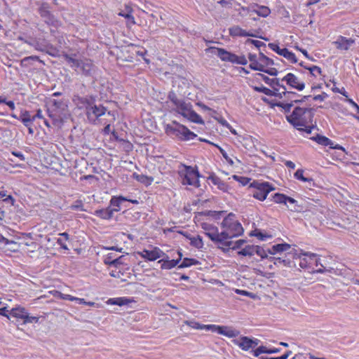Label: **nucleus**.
<instances>
[{
	"label": "nucleus",
	"instance_id": "1",
	"mask_svg": "<svg viewBox=\"0 0 359 359\" xmlns=\"http://www.w3.org/2000/svg\"><path fill=\"white\" fill-rule=\"evenodd\" d=\"M168 100L175 107V111L189 121L198 124H204L202 118L192 109L190 102H187L184 100L178 99L177 95L171 91L168 95Z\"/></svg>",
	"mask_w": 359,
	"mask_h": 359
},
{
	"label": "nucleus",
	"instance_id": "2",
	"mask_svg": "<svg viewBox=\"0 0 359 359\" xmlns=\"http://www.w3.org/2000/svg\"><path fill=\"white\" fill-rule=\"evenodd\" d=\"M222 227L224 229L221 232L223 242H228L226 240L239 236L243 233V228L241 224L236 219L233 213H229L225 217L221 224Z\"/></svg>",
	"mask_w": 359,
	"mask_h": 359
},
{
	"label": "nucleus",
	"instance_id": "3",
	"mask_svg": "<svg viewBox=\"0 0 359 359\" xmlns=\"http://www.w3.org/2000/svg\"><path fill=\"white\" fill-rule=\"evenodd\" d=\"M165 133L168 135H174L182 141H189L197 137L196 134L191 131L185 126L173 121L172 124L167 125Z\"/></svg>",
	"mask_w": 359,
	"mask_h": 359
},
{
	"label": "nucleus",
	"instance_id": "4",
	"mask_svg": "<svg viewBox=\"0 0 359 359\" xmlns=\"http://www.w3.org/2000/svg\"><path fill=\"white\" fill-rule=\"evenodd\" d=\"M306 113L309 114V117L311 120L313 116L312 109L297 107L290 115L286 116V119L295 128H298L299 126H306L308 123L306 117Z\"/></svg>",
	"mask_w": 359,
	"mask_h": 359
},
{
	"label": "nucleus",
	"instance_id": "5",
	"mask_svg": "<svg viewBox=\"0 0 359 359\" xmlns=\"http://www.w3.org/2000/svg\"><path fill=\"white\" fill-rule=\"evenodd\" d=\"M181 167L182 169L179 170V174L182 178V184L198 187L200 186L198 178L201 175L197 168L184 164H182Z\"/></svg>",
	"mask_w": 359,
	"mask_h": 359
},
{
	"label": "nucleus",
	"instance_id": "6",
	"mask_svg": "<svg viewBox=\"0 0 359 359\" xmlns=\"http://www.w3.org/2000/svg\"><path fill=\"white\" fill-rule=\"evenodd\" d=\"M250 187L255 189L252 193L253 197L262 201L266 198L270 191L275 189V187L269 182L259 180H254L250 183Z\"/></svg>",
	"mask_w": 359,
	"mask_h": 359
},
{
	"label": "nucleus",
	"instance_id": "7",
	"mask_svg": "<svg viewBox=\"0 0 359 359\" xmlns=\"http://www.w3.org/2000/svg\"><path fill=\"white\" fill-rule=\"evenodd\" d=\"M106 114L113 116L114 120L115 119L114 114L108 111L105 107L100 104H97L95 103L92 107L89 108L88 111L86 113L88 121L93 124H97L100 118Z\"/></svg>",
	"mask_w": 359,
	"mask_h": 359
},
{
	"label": "nucleus",
	"instance_id": "8",
	"mask_svg": "<svg viewBox=\"0 0 359 359\" xmlns=\"http://www.w3.org/2000/svg\"><path fill=\"white\" fill-rule=\"evenodd\" d=\"M201 227L205 231V234L215 243H220L226 248H230L233 244V242H223L221 233H219L217 226L208 223H202Z\"/></svg>",
	"mask_w": 359,
	"mask_h": 359
},
{
	"label": "nucleus",
	"instance_id": "9",
	"mask_svg": "<svg viewBox=\"0 0 359 359\" xmlns=\"http://www.w3.org/2000/svg\"><path fill=\"white\" fill-rule=\"evenodd\" d=\"M11 316L15 319L12 320L15 324H18L20 320H22V324L38 323L39 318L36 316H30L23 307H16L11 309Z\"/></svg>",
	"mask_w": 359,
	"mask_h": 359
},
{
	"label": "nucleus",
	"instance_id": "10",
	"mask_svg": "<svg viewBox=\"0 0 359 359\" xmlns=\"http://www.w3.org/2000/svg\"><path fill=\"white\" fill-rule=\"evenodd\" d=\"M25 43L34 47L35 50L38 51L46 52L50 55H54V53L49 50L50 48L53 49V46L48 43L45 40H40L29 36L27 39L25 40Z\"/></svg>",
	"mask_w": 359,
	"mask_h": 359
},
{
	"label": "nucleus",
	"instance_id": "11",
	"mask_svg": "<svg viewBox=\"0 0 359 359\" xmlns=\"http://www.w3.org/2000/svg\"><path fill=\"white\" fill-rule=\"evenodd\" d=\"M206 330H211L218 334L228 337H236L239 335L240 332L226 326H219L216 325H204Z\"/></svg>",
	"mask_w": 359,
	"mask_h": 359
},
{
	"label": "nucleus",
	"instance_id": "12",
	"mask_svg": "<svg viewBox=\"0 0 359 359\" xmlns=\"http://www.w3.org/2000/svg\"><path fill=\"white\" fill-rule=\"evenodd\" d=\"M273 199L275 203L287 205V203H290V205H287V208L291 211H297V201L283 194L276 193L273 196Z\"/></svg>",
	"mask_w": 359,
	"mask_h": 359
},
{
	"label": "nucleus",
	"instance_id": "13",
	"mask_svg": "<svg viewBox=\"0 0 359 359\" xmlns=\"http://www.w3.org/2000/svg\"><path fill=\"white\" fill-rule=\"evenodd\" d=\"M50 6L47 3H43L39 8V12L42 18H43L44 22L53 26H56L57 24V21L54 17V15L49 11Z\"/></svg>",
	"mask_w": 359,
	"mask_h": 359
},
{
	"label": "nucleus",
	"instance_id": "14",
	"mask_svg": "<svg viewBox=\"0 0 359 359\" xmlns=\"http://www.w3.org/2000/svg\"><path fill=\"white\" fill-rule=\"evenodd\" d=\"M268 46L273 51H275L277 54L279 55H281L290 61L292 63L297 62V59L295 56V55L290 51L287 48H280L278 44L270 43H269Z\"/></svg>",
	"mask_w": 359,
	"mask_h": 359
},
{
	"label": "nucleus",
	"instance_id": "15",
	"mask_svg": "<svg viewBox=\"0 0 359 359\" xmlns=\"http://www.w3.org/2000/svg\"><path fill=\"white\" fill-rule=\"evenodd\" d=\"M76 68H79L86 76H91L95 72V66L92 60L87 58L80 60L79 65H77Z\"/></svg>",
	"mask_w": 359,
	"mask_h": 359
},
{
	"label": "nucleus",
	"instance_id": "16",
	"mask_svg": "<svg viewBox=\"0 0 359 359\" xmlns=\"http://www.w3.org/2000/svg\"><path fill=\"white\" fill-rule=\"evenodd\" d=\"M294 253L289 252L287 255H285L284 257H270L269 259L270 261H273V264L275 265H283L284 266L292 268L294 267L296 264L293 260L290 259V257L294 258Z\"/></svg>",
	"mask_w": 359,
	"mask_h": 359
},
{
	"label": "nucleus",
	"instance_id": "17",
	"mask_svg": "<svg viewBox=\"0 0 359 359\" xmlns=\"http://www.w3.org/2000/svg\"><path fill=\"white\" fill-rule=\"evenodd\" d=\"M140 256L149 261H155L158 258L164 257L165 254L158 248H154L152 250H143L140 252Z\"/></svg>",
	"mask_w": 359,
	"mask_h": 359
},
{
	"label": "nucleus",
	"instance_id": "18",
	"mask_svg": "<svg viewBox=\"0 0 359 359\" xmlns=\"http://www.w3.org/2000/svg\"><path fill=\"white\" fill-rule=\"evenodd\" d=\"M281 81H285L287 85L290 87L295 88L298 90H302L305 88V84L304 82L300 81L299 79L293 74L288 73L285 76Z\"/></svg>",
	"mask_w": 359,
	"mask_h": 359
},
{
	"label": "nucleus",
	"instance_id": "19",
	"mask_svg": "<svg viewBox=\"0 0 359 359\" xmlns=\"http://www.w3.org/2000/svg\"><path fill=\"white\" fill-rule=\"evenodd\" d=\"M255 75L256 76L262 78L266 84L273 88V91H278V87L285 90V86L280 83L281 80L278 78L270 79L267 76L261 73H257Z\"/></svg>",
	"mask_w": 359,
	"mask_h": 359
},
{
	"label": "nucleus",
	"instance_id": "20",
	"mask_svg": "<svg viewBox=\"0 0 359 359\" xmlns=\"http://www.w3.org/2000/svg\"><path fill=\"white\" fill-rule=\"evenodd\" d=\"M120 208L107 207L104 209L102 208L96 210L94 212V215L102 219L109 220L113 217L114 213L115 212H118Z\"/></svg>",
	"mask_w": 359,
	"mask_h": 359
},
{
	"label": "nucleus",
	"instance_id": "21",
	"mask_svg": "<svg viewBox=\"0 0 359 359\" xmlns=\"http://www.w3.org/2000/svg\"><path fill=\"white\" fill-rule=\"evenodd\" d=\"M177 254L179 255V257L177 259L170 260L168 256L165 255L164 257H165L166 258H163V259L159 260L158 263L162 262L161 269H170L175 267V266H177L178 264V263L180 262V261L181 260L182 257V254L180 252L178 251Z\"/></svg>",
	"mask_w": 359,
	"mask_h": 359
},
{
	"label": "nucleus",
	"instance_id": "22",
	"mask_svg": "<svg viewBox=\"0 0 359 359\" xmlns=\"http://www.w3.org/2000/svg\"><path fill=\"white\" fill-rule=\"evenodd\" d=\"M233 342L243 351H248L252 349L251 338L248 337H241L239 339H233Z\"/></svg>",
	"mask_w": 359,
	"mask_h": 359
},
{
	"label": "nucleus",
	"instance_id": "23",
	"mask_svg": "<svg viewBox=\"0 0 359 359\" xmlns=\"http://www.w3.org/2000/svg\"><path fill=\"white\" fill-rule=\"evenodd\" d=\"M206 50L217 55L222 61L225 62L231 53L224 48L216 47H210Z\"/></svg>",
	"mask_w": 359,
	"mask_h": 359
},
{
	"label": "nucleus",
	"instance_id": "24",
	"mask_svg": "<svg viewBox=\"0 0 359 359\" xmlns=\"http://www.w3.org/2000/svg\"><path fill=\"white\" fill-rule=\"evenodd\" d=\"M248 59L250 62L249 67L255 71H264V65H262V62L259 61L258 62L257 57L255 54L249 53Z\"/></svg>",
	"mask_w": 359,
	"mask_h": 359
},
{
	"label": "nucleus",
	"instance_id": "25",
	"mask_svg": "<svg viewBox=\"0 0 359 359\" xmlns=\"http://www.w3.org/2000/svg\"><path fill=\"white\" fill-rule=\"evenodd\" d=\"M337 45V48L341 50H348L350 46L354 43V40L351 39H346L344 36H340V38L334 42Z\"/></svg>",
	"mask_w": 359,
	"mask_h": 359
},
{
	"label": "nucleus",
	"instance_id": "26",
	"mask_svg": "<svg viewBox=\"0 0 359 359\" xmlns=\"http://www.w3.org/2000/svg\"><path fill=\"white\" fill-rule=\"evenodd\" d=\"M290 245L286 243L273 245L271 248L267 250L268 253L275 255L278 252H282L288 250Z\"/></svg>",
	"mask_w": 359,
	"mask_h": 359
},
{
	"label": "nucleus",
	"instance_id": "27",
	"mask_svg": "<svg viewBox=\"0 0 359 359\" xmlns=\"http://www.w3.org/2000/svg\"><path fill=\"white\" fill-rule=\"evenodd\" d=\"M182 235L185 236L188 239L191 241L190 244L198 248L201 249L203 246V239L202 237L200 236H197V237H191L190 236L187 235V233L180 232Z\"/></svg>",
	"mask_w": 359,
	"mask_h": 359
},
{
	"label": "nucleus",
	"instance_id": "28",
	"mask_svg": "<svg viewBox=\"0 0 359 359\" xmlns=\"http://www.w3.org/2000/svg\"><path fill=\"white\" fill-rule=\"evenodd\" d=\"M19 120L23 123L25 126H30L34 121V117L31 116L30 113L28 111H25L21 113L19 116Z\"/></svg>",
	"mask_w": 359,
	"mask_h": 359
},
{
	"label": "nucleus",
	"instance_id": "29",
	"mask_svg": "<svg viewBox=\"0 0 359 359\" xmlns=\"http://www.w3.org/2000/svg\"><path fill=\"white\" fill-rule=\"evenodd\" d=\"M311 139L323 146H329L330 147H333V142H332V140L326 137L325 136L317 135L316 136L312 137Z\"/></svg>",
	"mask_w": 359,
	"mask_h": 359
},
{
	"label": "nucleus",
	"instance_id": "30",
	"mask_svg": "<svg viewBox=\"0 0 359 359\" xmlns=\"http://www.w3.org/2000/svg\"><path fill=\"white\" fill-rule=\"evenodd\" d=\"M80 102L83 104L85 107L86 113L88 111V109L92 107L95 104V98L93 96H86L80 99Z\"/></svg>",
	"mask_w": 359,
	"mask_h": 359
},
{
	"label": "nucleus",
	"instance_id": "31",
	"mask_svg": "<svg viewBox=\"0 0 359 359\" xmlns=\"http://www.w3.org/2000/svg\"><path fill=\"white\" fill-rule=\"evenodd\" d=\"M128 201V198L122 196H113L109 202V206L111 208H120L121 203L124 201Z\"/></svg>",
	"mask_w": 359,
	"mask_h": 359
},
{
	"label": "nucleus",
	"instance_id": "32",
	"mask_svg": "<svg viewBox=\"0 0 359 359\" xmlns=\"http://www.w3.org/2000/svg\"><path fill=\"white\" fill-rule=\"evenodd\" d=\"M208 180L212 182L215 185L221 190H225L226 189V184L219 177L216 176L215 174H212L209 176Z\"/></svg>",
	"mask_w": 359,
	"mask_h": 359
},
{
	"label": "nucleus",
	"instance_id": "33",
	"mask_svg": "<svg viewBox=\"0 0 359 359\" xmlns=\"http://www.w3.org/2000/svg\"><path fill=\"white\" fill-rule=\"evenodd\" d=\"M131 301L126 297L111 298L107 301V304L112 305L123 306L128 304Z\"/></svg>",
	"mask_w": 359,
	"mask_h": 359
},
{
	"label": "nucleus",
	"instance_id": "34",
	"mask_svg": "<svg viewBox=\"0 0 359 359\" xmlns=\"http://www.w3.org/2000/svg\"><path fill=\"white\" fill-rule=\"evenodd\" d=\"M257 8H254L253 11L255 12L259 16L266 18L267 17L270 13L271 11L267 6H255Z\"/></svg>",
	"mask_w": 359,
	"mask_h": 359
},
{
	"label": "nucleus",
	"instance_id": "35",
	"mask_svg": "<svg viewBox=\"0 0 359 359\" xmlns=\"http://www.w3.org/2000/svg\"><path fill=\"white\" fill-rule=\"evenodd\" d=\"M229 34L232 36H243L245 35V30L241 29L238 26H233L229 28Z\"/></svg>",
	"mask_w": 359,
	"mask_h": 359
},
{
	"label": "nucleus",
	"instance_id": "36",
	"mask_svg": "<svg viewBox=\"0 0 359 359\" xmlns=\"http://www.w3.org/2000/svg\"><path fill=\"white\" fill-rule=\"evenodd\" d=\"M259 61L262 62V65H264V67L269 65H277L275 63L274 60L266 56L263 53H259Z\"/></svg>",
	"mask_w": 359,
	"mask_h": 359
},
{
	"label": "nucleus",
	"instance_id": "37",
	"mask_svg": "<svg viewBox=\"0 0 359 359\" xmlns=\"http://www.w3.org/2000/svg\"><path fill=\"white\" fill-rule=\"evenodd\" d=\"M239 255L252 256L255 254V245H247L243 249L238 252Z\"/></svg>",
	"mask_w": 359,
	"mask_h": 359
},
{
	"label": "nucleus",
	"instance_id": "38",
	"mask_svg": "<svg viewBox=\"0 0 359 359\" xmlns=\"http://www.w3.org/2000/svg\"><path fill=\"white\" fill-rule=\"evenodd\" d=\"M126 9L127 12L121 11L119 13V15L124 17L131 24L135 25V18L131 15L132 9L129 6H126Z\"/></svg>",
	"mask_w": 359,
	"mask_h": 359
},
{
	"label": "nucleus",
	"instance_id": "39",
	"mask_svg": "<svg viewBox=\"0 0 359 359\" xmlns=\"http://www.w3.org/2000/svg\"><path fill=\"white\" fill-rule=\"evenodd\" d=\"M198 263V261H197L195 259L186 257L182 260V263L178 266V268H180V269L186 268V267L191 266L192 265H196Z\"/></svg>",
	"mask_w": 359,
	"mask_h": 359
},
{
	"label": "nucleus",
	"instance_id": "40",
	"mask_svg": "<svg viewBox=\"0 0 359 359\" xmlns=\"http://www.w3.org/2000/svg\"><path fill=\"white\" fill-rule=\"evenodd\" d=\"M224 211H213V210H206L205 212H201V215H205V216H210L215 219H219L222 217V215L224 214Z\"/></svg>",
	"mask_w": 359,
	"mask_h": 359
},
{
	"label": "nucleus",
	"instance_id": "41",
	"mask_svg": "<svg viewBox=\"0 0 359 359\" xmlns=\"http://www.w3.org/2000/svg\"><path fill=\"white\" fill-rule=\"evenodd\" d=\"M126 217L131 220H137L140 217V212L135 210H128L124 212Z\"/></svg>",
	"mask_w": 359,
	"mask_h": 359
},
{
	"label": "nucleus",
	"instance_id": "42",
	"mask_svg": "<svg viewBox=\"0 0 359 359\" xmlns=\"http://www.w3.org/2000/svg\"><path fill=\"white\" fill-rule=\"evenodd\" d=\"M253 88L256 92L262 93L268 96H272L275 94V91L271 90V89L267 88L263 86L260 87L255 86Z\"/></svg>",
	"mask_w": 359,
	"mask_h": 359
},
{
	"label": "nucleus",
	"instance_id": "43",
	"mask_svg": "<svg viewBox=\"0 0 359 359\" xmlns=\"http://www.w3.org/2000/svg\"><path fill=\"white\" fill-rule=\"evenodd\" d=\"M135 179L143 184H150L153 181V178L151 177L146 176L144 175H135Z\"/></svg>",
	"mask_w": 359,
	"mask_h": 359
},
{
	"label": "nucleus",
	"instance_id": "44",
	"mask_svg": "<svg viewBox=\"0 0 359 359\" xmlns=\"http://www.w3.org/2000/svg\"><path fill=\"white\" fill-rule=\"evenodd\" d=\"M63 57L67 62L71 64L72 67H76L79 65L80 60H76L68 54H64Z\"/></svg>",
	"mask_w": 359,
	"mask_h": 359
},
{
	"label": "nucleus",
	"instance_id": "45",
	"mask_svg": "<svg viewBox=\"0 0 359 359\" xmlns=\"http://www.w3.org/2000/svg\"><path fill=\"white\" fill-rule=\"evenodd\" d=\"M294 177L297 179V180H299L301 181H303V182H309V181H311L312 179L311 178H308V177H305L304 176V170H302V169H298L295 173H294Z\"/></svg>",
	"mask_w": 359,
	"mask_h": 359
},
{
	"label": "nucleus",
	"instance_id": "46",
	"mask_svg": "<svg viewBox=\"0 0 359 359\" xmlns=\"http://www.w3.org/2000/svg\"><path fill=\"white\" fill-rule=\"evenodd\" d=\"M255 253L260 256L262 259L268 258L266 251L259 245H255Z\"/></svg>",
	"mask_w": 359,
	"mask_h": 359
},
{
	"label": "nucleus",
	"instance_id": "47",
	"mask_svg": "<svg viewBox=\"0 0 359 359\" xmlns=\"http://www.w3.org/2000/svg\"><path fill=\"white\" fill-rule=\"evenodd\" d=\"M290 95H297V94L294 92L287 91L286 89L283 90V92L278 93V91H275V94L273 96L278 97L279 98H283V97L290 96Z\"/></svg>",
	"mask_w": 359,
	"mask_h": 359
},
{
	"label": "nucleus",
	"instance_id": "48",
	"mask_svg": "<svg viewBox=\"0 0 359 359\" xmlns=\"http://www.w3.org/2000/svg\"><path fill=\"white\" fill-rule=\"evenodd\" d=\"M252 236H256L261 241L266 240V238H271V236L263 233L260 230H255L254 233H251Z\"/></svg>",
	"mask_w": 359,
	"mask_h": 359
},
{
	"label": "nucleus",
	"instance_id": "49",
	"mask_svg": "<svg viewBox=\"0 0 359 359\" xmlns=\"http://www.w3.org/2000/svg\"><path fill=\"white\" fill-rule=\"evenodd\" d=\"M70 208L73 210H85V209L83 208V204L82 201L80 200L75 201V203L71 205Z\"/></svg>",
	"mask_w": 359,
	"mask_h": 359
},
{
	"label": "nucleus",
	"instance_id": "50",
	"mask_svg": "<svg viewBox=\"0 0 359 359\" xmlns=\"http://www.w3.org/2000/svg\"><path fill=\"white\" fill-rule=\"evenodd\" d=\"M315 264H316V266H320V267H319L318 269H316V272L317 273H323L327 271H330V270H327L326 269V266H325L323 265V264L321 263L320 262V259H316V261H315Z\"/></svg>",
	"mask_w": 359,
	"mask_h": 359
},
{
	"label": "nucleus",
	"instance_id": "51",
	"mask_svg": "<svg viewBox=\"0 0 359 359\" xmlns=\"http://www.w3.org/2000/svg\"><path fill=\"white\" fill-rule=\"evenodd\" d=\"M186 324L194 329H197V330L205 329V327H204L205 325H201L200 323L195 322V321H186Z\"/></svg>",
	"mask_w": 359,
	"mask_h": 359
},
{
	"label": "nucleus",
	"instance_id": "52",
	"mask_svg": "<svg viewBox=\"0 0 359 359\" xmlns=\"http://www.w3.org/2000/svg\"><path fill=\"white\" fill-rule=\"evenodd\" d=\"M11 310L8 311L6 307H3L0 309V315L6 317L8 320L12 321L13 320H11V318H13L11 316Z\"/></svg>",
	"mask_w": 359,
	"mask_h": 359
},
{
	"label": "nucleus",
	"instance_id": "53",
	"mask_svg": "<svg viewBox=\"0 0 359 359\" xmlns=\"http://www.w3.org/2000/svg\"><path fill=\"white\" fill-rule=\"evenodd\" d=\"M233 178L236 181L241 182L243 185H246L249 183L250 179L245 177H241L238 175H233Z\"/></svg>",
	"mask_w": 359,
	"mask_h": 359
},
{
	"label": "nucleus",
	"instance_id": "54",
	"mask_svg": "<svg viewBox=\"0 0 359 359\" xmlns=\"http://www.w3.org/2000/svg\"><path fill=\"white\" fill-rule=\"evenodd\" d=\"M123 259V256L122 255L118 258L114 259V260L111 261L110 263H111V266H113L114 267H118L119 266L124 264Z\"/></svg>",
	"mask_w": 359,
	"mask_h": 359
},
{
	"label": "nucleus",
	"instance_id": "55",
	"mask_svg": "<svg viewBox=\"0 0 359 359\" xmlns=\"http://www.w3.org/2000/svg\"><path fill=\"white\" fill-rule=\"evenodd\" d=\"M62 298L64 299H68L70 301H77V302H79V304L86 303V302L84 301L83 299L74 297L69 294H62Z\"/></svg>",
	"mask_w": 359,
	"mask_h": 359
},
{
	"label": "nucleus",
	"instance_id": "56",
	"mask_svg": "<svg viewBox=\"0 0 359 359\" xmlns=\"http://www.w3.org/2000/svg\"><path fill=\"white\" fill-rule=\"evenodd\" d=\"M217 147L219 148L221 154L225 158V160L228 162V163L230 164L231 165H233V160L231 158L229 157V156L227 155L226 152L222 148H221L220 147L217 146Z\"/></svg>",
	"mask_w": 359,
	"mask_h": 359
},
{
	"label": "nucleus",
	"instance_id": "57",
	"mask_svg": "<svg viewBox=\"0 0 359 359\" xmlns=\"http://www.w3.org/2000/svg\"><path fill=\"white\" fill-rule=\"evenodd\" d=\"M276 106L282 107L285 112H289L291 109V107L293 106L292 102L284 104L283 102H278L276 104Z\"/></svg>",
	"mask_w": 359,
	"mask_h": 359
},
{
	"label": "nucleus",
	"instance_id": "58",
	"mask_svg": "<svg viewBox=\"0 0 359 359\" xmlns=\"http://www.w3.org/2000/svg\"><path fill=\"white\" fill-rule=\"evenodd\" d=\"M305 69L309 70L311 75L315 76L314 72H318V74H321L322 71L321 69L318 66H311V67H305Z\"/></svg>",
	"mask_w": 359,
	"mask_h": 359
},
{
	"label": "nucleus",
	"instance_id": "59",
	"mask_svg": "<svg viewBox=\"0 0 359 359\" xmlns=\"http://www.w3.org/2000/svg\"><path fill=\"white\" fill-rule=\"evenodd\" d=\"M247 42L253 44L255 47L258 48H260L262 46H266V44L264 42L257 40L248 39Z\"/></svg>",
	"mask_w": 359,
	"mask_h": 359
},
{
	"label": "nucleus",
	"instance_id": "60",
	"mask_svg": "<svg viewBox=\"0 0 359 359\" xmlns=\"http://www.w3.org/2000/svg\"><path fill=\"white\" fill-rule=\"evenodd\" d=\"M314 126H307V124L306 125V126H299L298 127V128H297L298 130H301V131H304L306 132L307 134H311V132H312V130L313 129Z\"/></svg>",
	"mask_w": 359,
	"mask_h": 359
},
{
	"label": "nucleus",
	"instance_id": "61",
	"mask_svg": "<svg viewBox=\"0 0 359 359\" xmlns=\"http://www.w3.org/2000/svg\"><path fill=\"white\" fill-rule=\"evenodd\" d=\"M262 72L266 73L271 76H277L278 73V70L276 68L266 69L265 67H264V71Z\"/></svg>",
	"mask_w": 359,
	"mask_h": 359
},
{
	"label": "nucleus",
	"instance_id": "62",
	"mask_svg": "<svg viewBox=\"0 0 359 359\" xmlns=\"http://www.w3.org/2000/svg\"><path fill=\"white\" fill-rule=\"evenodd\" d=\"M245 240H238L234 243L233 246L229 248H231L233 250L240 249L241 246L245 243Z\"/></svg>",
	"mask_w": 359,
	"mask_h": 359
},
{
	"label": "nucleus",
	"instance_id": "63",
	"mask_svg": "<svg viewBox=\"0 0 359 359\" xmlns=\"http://www.w3.org/2000/svg\"><path fill=\"white\" fill-rule=\"evenodd\" d=\"M114 260V255L112 253H109L107 255V257L104 259V263L106 265L111 266V262Z\"/></svg>",
	"mask_w": 359,
	"mask_h": 359
},
{
	"label": "nucleus",
	"instance_id": "64",
	"mask_svg": "<svg viewBox=\"0 0 359 359\" xmlns=\"http://www.w3.org/2000/svg\"><path fill=\"white\" fill-rule=\"evenodd\" d=\"M238 56L234 53H231L230 56L227 58L226 62H230L233 64H236Z\"/></svg>",
	"mask_w": 359,
	"mask_h": 359
}]
</instances>
